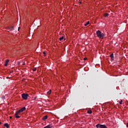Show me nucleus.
<instances>
[{
    "label": "nucleus",
    "instance_id": "obj_1",
    "mask_svg": "<svg viewBox=\"0 0 128 128\" xmlns=\"http://www.w3.org/2000/svg\"><path fill=\"white\" fill-rule=\"evenodd\" d=\"M96 34L97 36L99 38H102V40L104 38H106V34L102 33V32L100 30H98V31H96Z\"/></svg>",
    "mask_w": 128,
    "mask_h": 128
},
{
    "label": "nucleus",
    "instance_id": "obj_13",
    "mask_svg": "<svg viewBox=\"0 0 128 128\" xmlns=\"http://www.w3.org/2000/svg\"><path fill=\"white\" fill-rule=\"evenodd\" d=\"M108 16H109V14H108V13H105V14H104V16H105L106 18Z\"/></svg>",
    "mask_w": 128,
    "mask_h": 128
},
{
    "label": "nucleus",
    "instance_id": "obj_21",
    "mask_svg": "<svg viewBox=\"0 0 128 128\" xmlns=\"http://www.w3.org/2000/svg\"><path fill=\"white\" fill-rule=\"evenodd\" d=\"M44 54H46V52H43Z\"/></svg>",
    "mask_w": 128,
    "mask_h": 128
},
{
    "label": "nucleus",
    "instance_id": "obj_23",
    "mask_svg": "<svg viewBox=\"0 0 128 128\" xmlns=\"http://www.w3.org/2000/svg\"><path fill=\"white\" fill-rule=\"evenodd\" d=\"M18 30H20V27H19L18 28Z\"/></svg>",
    "mask_w": 128,
    "mask_h": 128
},
{
    "label": "nucleus",
    "instance_id": "obj_17",
    "mask_svg": "<svg viewBox=\"0 0 128 128\" xmlns=\"http://www.w3.org/2000/svg\"><path fill=\"white\" fill-rule=\"evenodd\" d=\"M119 104H122V100H121L120 102H119Z\"/></svg>",
    "mask_w": 128,
    "mask_h": 128
},
{
    "label": "nucleus",
    "instance_id": "obj_12",
    "mask_svg": "<svg viewBox=\"0 0 128 128\" xmlns=\"http://www.w3.org/2000/svg\"><path fill=\"white\" fill-rule=\"evenodd\" d=\"M88 24H90V21H88L86 24H84V26H87Z\"/></svg>",
    "mask_w": 128,
    "mask_h": 128
},
{
    "label": "nucleus",
    "instance_id": "obj_2",
    "mask_svg": "<svg viewBox=\"0 0 128 128\" xmlns=\"http://www.w3.org/2000/svg\"><path fill=\"white\" fill-rule=\"evenodd\" d=\"M96 128H108L104 124H98L96 125Z\"/></svg>",
    "mask_w": 128,
    "mask_h": 128
},
{
    "label": "nucleus",
    "instance_id": "obj_10",
    "mask_svg": "<svg viewBox=\"0 0 128 128\" xmlns=\"http://www.w3.org/2000/svg\"><path fill=\"white\" fill-rule=\"evenodd\" d=\"M4 126H6V128H10V126H8V123H5L4 124Z\"/></svg>",
    "mask_w": 128,
    "mask_h": 128
},
{
    "label": "nucleus",
    "instance_id": "obj_5",
    "mask_svg": "<svg viewBox=\"0 0 128 128\" xmlns=\"http://www.w3.org/2000/svg\"><path fill=\"white\" fill-rule=\"evenodd\" d=\"M24 110H26V107H23L18 110V112H24Z\"/></svg>",
    "mask_w": 128,
    "mask_h": 128
},
{
    "label": "nucleus",
    "instance_id": "obj_16",
    "mask_svg": "<svg viewBox=\"0 0 128 128\" xmlns=\"http://www.w3.org/2000/svg\"><path fill=\"white\" fill-rule=\"evenodd\" d=\"M33 72H36V68H34L32 69Z\"/></svg>",
    "mask_w": 128,
    "mask_h": 128
},
{
    "label": "nucleus",
    "instance_id": "obj_18",
    "mask_svg": "<svg viewBox=\"0 0 128 128\" xmlns=\"http://www.w3.org/2000/svg\"><path fill=\"white\" fill-rule=\"evenodd\" d=\"M6 98V96H2V98Z\"/></svg>",
    "mask_w": 128,
    "mask_h": 128
},
{
    "label": "nucleus",
    "instance_id": "obj_4",
    "mask_svg": "<svg viewBox=\"0 0 128 128\" xmlns=\"http://www.w3.org/2000/svg\"><path fill=\"white\" fill-rule=\"evenodd\" d=\"M20 112H18V110L17 111L16 114H15V118H20Z\"/></svg>",
    "mask_w": 128,
    "mask_h": 128
},
{
    "label": "nucleus",
    "instance_id": "obj_11",
    "mask_svg": "<svg viewBox=\"0 0 128 128\" xmlns=\"http://www.w3.org/2000/svg\"><path fill=\"white\" fill-rule=\"evenodd\" d=\"M88 114H92V110H88Z\"/></svg>",
    "mask_w": 128,
    "mask_h": 128
},
{
    "label": "nucleus",
    "instance_id": "obj_25",
    "mask_svg": "<svg viewBox=\"0 0 128 128\" xmlns=\"http://www.w3.org/2000/svg\"><path fill=\"white\" fill-rule=\"evenodd\" d=\"M2 124V122H0V124Z\"/></svg>",
    "mask_w": 128,
    "mask_h": 128
},
{
    "label": "nucleus",
    "instance_id": "obj_22",
    "mask_svg": "<svg viewBox=\"0 0 128 128\" xmlns=\"http://www.w3.org/2000/svg\"><path fill=\"white\" fill-rule=\"evenodd\" d=\"M22 64H23V66H24V64H26L23 63Z\"/></svg>",
    "mask_w": 128,
    "mask_h": 128
},
{
    "label": "nucleus",
    "instance_id": "obj_7",
    "mask_svg": "<svg viewBox=\"0 0 128 128\" xmlns=\"http://www.w3.org/2000/svg\"><path fill=\"white\" fill-rule=\"evenodd\" d=\"M8 30H10V32H12V30H14V26H10L8 28Z\"/></svg>",
    "mask_w": 128,
    "mask_h": 128
},
{
    "label": "nucleus",
    "instance_id": "obj_20",
    "mask_svg": "<svg viewBox=\"0 0 128 128\" xmlns=\"http://www.w3.org/2000/svg\"><path fill=\"white\" fill-rule=\"evenodd\" d=\"M20 62H18V66H20Z\"/></svg>",
    "mask_w": 128,
    "mask_h": 128
},
{
    "label": "nucleus",
    "instance_id": "obj_6",
    "mask_svg": "<svg viewBox=\"0 0 128 128\" xmlns=\"http://www.w3.org/2000/svg\"><path fill=\"white\" fill-rule=\"evenodd\" d=\"M8 62H10V60H6L4 64V66H8Z\"/></svg>",
    "mask_w": 128,
    "mask_h": 128
},
{
    "label": "nucleus",
    "instance_id": "obj_14",
    "mask_svg": "<svg viewBox=\"0 0 128 128\" xmlns=\"http://www.w3.org/2000/svg\"><path fill=\"white\" fill-rule=\"evenodd\" d=\"M48 94L50 95V94H52V90H50L48 92Z\"/></svg>",
    "mask_w": 128,
    "mask_h": 128
},
{
    "label": "nucleus",
    "instance_id": "obj_3",
    "mask_svg": "<svg viewBox=\"0 0 128 128\" xmlns=\"http://www.w3.org/2000/svg\"><path fill=\"white\" fill-rule=\"evenodd\" d=\"M29 96L28 94H22V98L24 100H26L28 98Z\"/></svg>",
    "mask_w": 128,
    "mask_h": 128
},
{
    "label": "nucleus",
    "instance_id": "obj_24",
    "mask_svg": "<svg viewBox=\"0 0 128 128\" xmlns=\"http://www.w3.org/2000/svg\"><path fill=\"white\" fill-rule=\"evenodd\" d=\"M10 118H12V116H10Z\"/></svg>",
    "mask_w": 128,
    "mask_h": 128
},
{
    "label": "nucleus",
    "instance_id": "obj_9",
    "mask_svg": "<svg viewBox=\"0 0 128 128\" xmlns=\"http://www.w3.org/2000/svg\"><path fill=\"white\" fill-rule=\"evenodd\" d=\"M43 120H48V116H45L43 117L42 118Z\"/></svg>",
    "mask_w": 128,
    "mask_h": 128
},
{
    "label": "nucleus",
    "instance_id": "obj_15",
    "mask_svg": "<svg viewBox=\"0 0 128 128\" xmlns=\"http://www.w3.org/2000/svg\"><path fill=\"white\" fill-rule=\"evenodd\" d=\"M60 40L62 41V40H64V36H62L59 38Z\"/></svg>",
    "mask_w": 128,
    "mask_h": 128
},
{
    "label": "nucleus",
    "instance_id": "obj_8",
    "mask_svg": "<svg viewBox=\"0 0 128 128\" xmlns=\"http://www.w3.org/2000/svg\"><path fill=\"white\" fill-rule=\"evenodd\" d=\"M110 58H111L112 60H114V54H112L110 55Z\"/></svg>",
    "mask_w": 128,
    "mask_h": 128
},
{
    "label": "nucleus",
    "instance_id": "obj_26",
    "mask_svg": "<svg viewBox=\"0 0 128 128\" xmlns=\"http://www.w3.org/2000/svg\"><path fill=\"white\" fill-rule=\"evenodd\" d=\"M80 4H82V2H80Z\"/></svg>",
    "mask_w": 128,
    "mask_h": 128
},
{
    "label": "nucleus",
    "instance_id": "obj_19",
    "mask_svg": "<svg viewBox=\"0 0 128 128\" xmlns=\"http://www.w3.org/2000/svg\"><path fill=\"white\" fill-rule=\"evenodd\" d=\"M84 60H88V58H84Z\"/></svg>",
    "mask_w": 128,
    "mask_h": 128
}]
</instances>
